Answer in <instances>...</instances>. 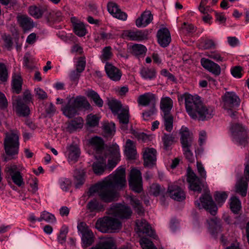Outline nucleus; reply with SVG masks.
<instances>
[{"instance_id":"0eeeda50","label":"nucleus","mask_w":249,"mask_h":249,"mask_svg":"<svg viewBox=\"0 0 249 249\" xmlns=\"http://www.w3.org/2000/svg\"><path fill=\"white\" fill-rule=\"evenodd\" d=\"M21 171L20 166L13 163L7 164L4 169L6 176L10 177L14 184L18 187H21L24 185Z\"/></svg>"},{"instance_id":"b1692460","label":"nucleus","mask_w":249,"mask_h":249,"mask_svg":"<svg viewBox=\"0 0 249 249\" xmlns=\"http://www.w3.org/2000/svg\"><path fill=\"white\" fill-rule=\"evenodd\" d=\"M213 115V108L211 107H207L202 104L201 107L197 111L196 119L199 120L205 121L210 119Z\"/></svg>"},{"instance_id":"f257e3e1","label":"nucleus","mask_w":249,"mask_h":249,"mask_svg":"<svg viewBox=\"0 0 249 249\" xmlns=\"http://www.w3.org/2000/svg\"><path fill=\"white\" fill-rule=\"evenodd\" d=\"M125 183V169L118 168L115 173L109 175L102 182L91 187L88 192L89 195L92 196L97 192L102 200L110 202L118 197V194L113 188H122Z\"/></svg>"},{"instance_id":"69168bd1","label":"nucleus","mask_w":249,"mask_h":249,"mask_svg":"<svg viewBox=\"0 0 249 249\" xmlns=\"http://www.w3.org/2000/svg\"><path fill=\"white\" fill-rule=\"evenodd\" d=\"M34 58L29 53H25L23 57L24 65L27 68H31V65L34 63Z\"/></svg>"},{"instance_id":"79ce46f5","label":"nucleus","mask_w":249,"mask_h":249,"mask_svg":"<svg viewBox=\"0 0 249 249\" xmlns=\"http://www.w3.org/2000/svg\"><path fill=\"white\" fill-rule=\"evenodd\" d=\"M86 94L98 107H102L103 106L104 101L97 92L90 89L86 91Z\"/></svg>"},{"instance_id":"6e6d98bb","label":"nucleus","mask_w":249,"mask_h":249,"mask_svg":"<svg viewBox=\"0 0 249 249\" xmlns=\"http://www.w3.org/2000/svg\"><path fill=\"white\" fill-rule=\"evenodd\" d=\"M8 79V71L6 65L0 63V81L5 82Z\"/></svg>"},{"instance_id":"ddd939ff","label":"nucleus","mask_w":249,"mask_h":249,"mask_svg":"<svg viewBox=\"0 0 249 249\" xmlns=\"http://www.w3.org/2000/svg\"><path fill=\"white\" fill-rule=\"evenodd\" d=\"M122 35L130 40L142 41L147 39L148 32L146 30H125Z\"/></svg>"},{"instance_id":"7ed1b4c3","label":"nucleus","mask_w":249,"mask_h":249,"mask_svg":"<svg viewBox=\"0 0 249 249\" xmlns=\"http://www.w3.org/2000/svg\"><path fill=\"white\" fill-rule=\"evenodd\" d=\"M179 134L184 155L189 161L193 162L194 161V157L191 149L195 145L193 134L187 127L184 126L181 127Z\"/></svg>"},{"instance_id":"423d86ee","label":"nucleus","mask_w":249,"mask_h":249,"mask_svg":"<svg viewBox=\"0 0 249 249\" xmlns=\"http://www.w3.org/2000/svg\"><path fill=\"white\" fill-rule=\"evenodd\" d=\"M18 136L14 133H7L4 141L6 154L10 157L17 155L18 152Z\"/></svg>"},{"instance_id":"5701e85b","label":"nucleus","mask_w":249,"mask_h":249,"mask_svg":"<svg viewBox=\"0 0 249 249\" xmlns=\"http://www.w3.org/2000/svg\"><path fill=\"white\" fill-rule=\"evenodd\" d=\"M157 36L158 43L162 47H167L171 40L170 32L166 28L159 29L157 32Z\"/></svg>"},{"instance_id":"8fccbe9b","label":"nucleus","mask_w":249,"mask_h":249,"mask_svg":"<svg viewBox=\"0 0 249 249\" xmlns=\"http://www.w3.org/2000/svg\"><path fill=\"white\" fill-rule=\"evenodd\" d=\"M230 208L234 213H237L241 208V204L239 199L235 197H232L230 199Z\"/></svg>"},{"instance_id":"ea45409f","label":"nucleus","mask_w":249,"mask_h":249,"mask_svg":"<svg viewBox=\"0 0 249 249\" xmlns=\"http://www.w3.org/2000/svg\"><path fill=\"white\" fill-rule=\"evenodd\" d=\"M128 198L130 201V204L138 214L141 215L144 213V210L142 202L136 196H129Z\"/></svg>"},{"instance_id":"f3484780","label":"nucleus","mask_w":249,"mask_h":249,"mask_svg":"<svg viewBox=\"0 0 249 249\" xmlns=\"http://www.w3.org/2000/svg\"><path fill=\"white\" fill-rule=\"evenodd\" d=\"M13 105L17 113L19 116L25 117L30 114L29 107L24 103L22 99L19 96L13 100Z\"/></svg>"},{"instance_id":"4be33fe9","label":"nucleus","mask_w":249,"mask_h":249,"mask_svg":"<svg viewBox=\"0 0 249 249\" xmlns=\"http://www.w3.org/2000/svg\"><path fill=\"white\" fill-rule=\"evenodd\" d=\"M107 76L113 81H119L122 76L120 70L109 63H107L105 67Z\"/></svg>"},{"instance_id":"603ef678","label":"nucleus","mask_w":249,"mask_h":249,"mask_svg":"<svg viewBox=\"0 0 249 249\" xmlns=\"http://www.w3.org/2000/svg\"><path fill=\"white\" fill-rule=\"evenodd\" d=\"M44 220L48 223H53L56 221V219L54 215L44 211L41 213L40 217L37 218V221L41 222Z\"/></svg>"},{"instance_id":"338daca9","label":"nucleus","mask_w":249,"mask_h":249,"mask_svg":"<svg viewBox=\"0 0 249 249\" xmlns=\"http://www.w3.org/2000/svg\"><path fill=\"white\" fill-rule=\"evenodd\" d=\"M52 14H48L47 18L50 20H55L59 21L61 20L62 14L60 12L57 11L54 13L53 11H52Z\"/></svg>"},{"instance_id":"09e8293b","label":"nucleus","mask_w":249,"mask_h":249,"mask_svg":"<svg viewBox=\"0 0 249 249\" xmlns=\"http://www.w3.org/2000/svg\"><path fill=\"white\" fill-rule=\"evenodd\" d=\"M161 140L164 148L167 150L174 142L175 137L173 134L164 133L161 137Z\"/></svg>"},{"instance_id":"e2e57ef3","label":"nucleus","mask_w":249,"mask_h":249,"mask_svg":"<svg viewBox=\"0 0 249 249\" xmlns=\"http://www.w3.org/2000/svg\"><path fill=\"white\" fill-rule=\"evenodd\" d=\"M70 179L66 178H61L59 180V184L61 188L64 191H68L71 185Z\"/></svg>"},{"instance_id":"c756f323","label":"nucleus","mask_w":249,"mask_h":249,"mask_svg":"<svg viewBox=\"0 0 249 249\" xmlns=\"http://www.w3.org/2000/svg\"><path fill=\"white\" fill-rule=\"evenodd\" d=\"M156 101L155 95L150 92H147L140 95L138 99V104L142 106H155Z\"/></svg>"},{"instance_id":"9d476101","label":"nucleus","mask_w":249,"mask_h":249,"mask_svg":"<svg viewBox=\"0 0 249 249\" xmlns=\"http://www.w3.org/2000/svg\"><path fill=\"white\" fill-rule=\"evenodd\" d=\"M195 204L200 209L203 208L209 211L213 215H215L216 213L217 207L209 194L203 195L200 197V202L197 200L195 202Z\"/></svg>"},{"instance_id":"680f3d73","label":"nucleus","mask_w":249,"mask_h":249,"mask_svg":"<svg viewBox=\"0 0 249 249\" xmlns=\"http://www.w3.org/2000/svg\"><path fill=\"white\" fill-rule=\"evenodd\" d=\"M205 55L217 62L223 61V57L221 56V54L217 51L207 52Z\"/></svg>"},{"instance_id":"72a5a7b5","label":"nucleus","mask_w":249,"mask_h":249,"mask_svg":"<svg viewBox=\"0 0 249 249\" xmlns=\"http://www.w3.org/2000/svg\"><path fill=\"white\" fill-rule=\"evenodd\" d=\"M107 104L114 115H116V114H118L120 111L124 108L121 102L113 98H107Z\"/></svg>"},{"instance_id":"bf43d9fd","label":"nucleus","mask_w":249,"mask_h":249,"mask_svg":"<svg viewBox=\"0 0 249 249\" xmlns=\"http://www.w3.org/2000/svg\"><path fill=\"white\" fill-rule=\"evenodd\" d=\"M68 232V229L66 226H63L57 237V240L59 243L62 244L66 242V237Z\"/></svg>"},{"instance_id":"c9c22d12","label":"nucleus","mask_w":249,"mask_h":249,"mask_svg":"<svg viewBox=\"0 0 249 249\" xmlns=\"http://www.w3.org/2000/svg\"><path fill=\"white\" fill-rule=\"evenodd\" d=\"M83 123L84 121L81 117L75 118L69 122L66 129L69 132L71 133L77 129L81 128L83 127Z\"/></svg>"},{"instance_id":"cd10ccee","label":"nucleus","mask_w":249,"mask_h":249,"mask_svg":"<svg viewBox=\"0 0 249 249\" xmlns=\"http://www.w3.org/2000/svg\"><path fill=\"white\" fill-rule=\"evenodd\" d=\"M152 20L153 15L151 12L145 11L136 20V25L138 28L145 27L150 24Z\"/></svg>"},{"instance_id":"c85d7f7f","label":"nucleus","mask_w":249,"mask_h":249,"mask_svg":"<svg viewBox=\"0 0 249 249\" xmlns=\"http://www.w3.org/2000/svg\"><path fill=\"white\" fill-rule=\"evenodd\" d=\"M17 19L18 23L24 31H29L34 27L33 20L27 15H18Z\"/></svg>"},{"instance_id":"9b49d317","label":"nucleus","mask_w":249,"mask_h":249,"mask_svg":"<svg viewBox=\"0 0 249 249\" xmlns=\"http://www.w3.org/2000/svg\"><path fill=\"white\" fill-rule=\"evenodd\" d=\"M129 185L134 192L140 193L142 191V177L141 172L136 169H133L130 173Z\"/></svg>"},{"instance_id":"39448f33","label":"nucleus","mask_w":249,"mask_h":249,"mask_svg":"<svg viewBox=\"0 0 249 249\" xmlns=\"http://www.w3.org/2000/svg\"><path fill=\"white\" fill-rule=\"evenodd\" d=\"M183 99L185 100L187 112L192 119H196L197 111L203 103L200 97L197 95L193 96L186 93L178 99L179 102Z\"/></svg>"},{"instance_id":"7c9ffc66","label":"nucleus","mask_w":249,"mask_h":249,"mask_svg":"<svg viewBox=\"0 0 249 249\" xmlns=\"http://www.w3.org/2000/svg\"><path fill=\"white\" fill-rule=\"evenodd\" d=\"M71 99L72 104L77 109L83 108L86 110L90 109L91 107L86 98L83 96H77Z\"/></svg>"},{"instance_id":"37998d69","label":"nucleus","mask_w":249,"mask_h":249,"mask_svg":"<svg viewBox=\"0 0 249 249\" xmlns=\"http://www.w3.org/2000/svg\"><path fill=\"white\" fill-rule=\"evenodd\" d=\"M87 208L90 212H99L105 210L104 205L96 199L89 201L87 205Z\"/></svg>"},{"instance_id":"864d4df0","label":"nucleus","mask_w":249,"mask_h":249,"mask_svg":"<svg viewBox=\"0 0 249 249\" xmlns=\"http://www.w3.org/2000/svg\"><path fill=\"white\" fill-rule=\"evenodd\" d=\"M164 124L167 131L170 132L173 127V117L171 114H164Z\"/></svg>"},{"instance_id":"de8ad7c7","label":"nucleus","mask_w":249,"mask_h":249,"mask_svg":"<svg viewBox=\"0 0 249 249\" xmlns=\"http://www.w3.org/2000/svg\"><path fill=\"white\" fill-rule=\"evenodd\" d=\"M111 50L110 46L105 47L102 49L100 58L103 62H105L112 58L113 53Z\"/></svg>"},{"instance_id":"1a4fd4ad","label":"nucleus","mask_w":249,"mask_h":249,"mask_svg":"<svg viewBox=\"0 0 249 249\" xmlns=\"http://www.w3.org/2000/svg\"><path fill=\"white\" fill-rule=\"evenodd\" d=\"M78 231L82 235V246L84 248L90 246L94 240V236L91 230L84 222H80L77 225Z\"/></svg>"},{"instance_id":"13d9d810","label":"nucleus","mask_w":249,"mask_h":249,"mask_svg":"<svg viewBox=\"0 0 249 249\" xmlns=\"http://www.w3.org/2000/svg\"><path fill=\"white\" fill-rule=\"evenodd\" d=\"M146 48L142 44H135L132 46L133 53L136 55H142L146 53Z\"/></svg>"},{"instance_id":"2eb2a0df","label":"nucleus","mask_w":249,"mask_h":249,"mask_svg":"<svg viewBox=\"0 0 249 249\" xmlns=\"http://www.w3.org/2000/svg\"><path fill=\"white\" fill-rule=\"evenodd\" d=\"M224 108H231L238 107L240 100L233 92H227L223 96Z\"/></svg>"},{"instance_id":"6ab92c4d","label":"nucleus","mask_w":249,"mask_h":249,"mask_svg":"<svg viewBox=\"0 0 249 249\" xmlns=\"http://www.w3.org/2000/svg\"><path fill=\"white\" fill-rule=\"evenodd\" d=\"M157 151L153 148H146L143 153L144 165L146 167H152L156 164L157 160Z\"/></svg>"},{"instance_id":"4d7b16f0","label":"nucleus","mask_w":249,"mask_h":249,"mask_svg":"<svg viewBox=\"0 0 249 249\" xmlns=\"http://www.w3.org/2000/svg\"><path fill=\"white\" fill-rule=\"evenodd\" d=\"M140 243L143 249H157L152 241L147 238H142Z\"/></svg>"},{"instance_id":"dca6fc26","label":"nucleus","mask_w":249,"mask_h":249,"mask_svg":"<svg viewBox=\"0 0 249 249\" xmlns=\"http://www.w3.org/2000/svg\"><path fill=\"white\" fill-rule=\"evenodd\" d=\"M187 181L189 183V187L191 190L198 192L201 191L200 178L190 167H188L187 169Z\"/></svg>"},{"instance_id":"a211bd4d","label":"nucleus","mask_w":249,"mask_h":249,"mask_svg":"<svg viewBox=\"0 0 249 249\" xmlns=\"http://www.w3.org/2000/svg\"><path fill=\"white\" fill-rule=\"evenodd\" d=\"M136 224L137 227V232L145 233L147 235L156 239L157 236L155 234L154 231L145 219L137 220Z\"/></svg>"},{"instance_id":"a18cd8bd","label":"nucleus","mask_w":249,"mask_h":249,"mask_svg":"<svg viewBox=\"0 0 249 249\" xmlns=\"http://www.w3.org/2000/svg\"><path fill=\"white\" fill-rule=\"evenodd\" d=\"M89 142L97 153L102 152L104 148V142L101 138L98 137H93L90 140Z\"/></svg>"},{"instance_id":"774afa93","label":"nucleus","mask_w":249,"mask_h":249,"mask_svg":"<svg viewBox=\"0 0 249 249\" xmlns=\"http://www.w3.org/2000/svg\"><path fill=\"white\" fill-rule=\"evenodd\" d=\"M161 192V188L160 185L158 184H152L150 189V193L153 196H157L160 195Z\"/></svg>"},{"instance_id":"4468645a","label":"nucleus","mask_w":249,"mask_h":249,"mask_svg":"<svg viewBox=\"0 0 249 249\" xmlns=\"http://www.w3.org/2000/svg\"><path fill=\"white\" fill-rule=\"evenodd\" d=\"M28 12L31 16L36 19L41 18L43 15L47 17L48 14H52V12L46 5H31L28 8Z\"/></svg>"},{"instance_id":"2f4dec72","label":"nucleus","mask_w":249,"mask_h":249,"mask_svg":"<svg viewBox=\"0 0 249 249\" xmlns=\"http://www.w3.org/2000/svg\"><path fill=\"white\" fill-rule=\"evenodd\" d=\"M209 225V230L211 234L213 236L221 231V226L220 220L217 217H214L207 220Z\"/></svg>"},{"instance_id":"412c9836","label":"nucleus","mask_w":249,"mask_h":249,"mask_svg":"<svg viewBox=\"0 0 249 249\" xmlns=\"http://www.w3.org/2000/svg\"><path fill=\"white\" fill-rule=\"evenodd\" d=\"M200 63L202 67L215 76L219 75L221 73V68L219 65L212 60L205 58H202Z\"/></svg>"},{"instance_id":"5fc2aeb1","label":"nucleus","mask_w":249,"mask_h":249,"mask_svg":"<svg viewBox=\"0 0 249 249\" xmlns=\"http://www.w3.org/2000/svg\"><path fill=\"white\" fill-rule=\"evenodd\" d=\"M227 197L228 194L226 192H216L214 195L215 200L220 206L225 202Z\"/></svg>"},{"instance_id":"bb28decb","label":"nucleus","mask_w":249,"mask_h":249,"mask_svg":"<svg viewBox=\"0 0 249 249\" xmlns=\"http://www.w3.org/2000/svg\"><path fill=\"white\" fill-rule=\"evenodd\" d=\"M117 115V118L121 124V128L124 131L127 130V124L129 121V113L128 107H126L122 109Z\"/></svg>"},{"instance_id":"e433bc0d","label":"nucleus","mask_w":249,"mask_h":249,"mask_svg":"<svg viewBox=\"0 0 249 249\" xmlns=\"http://www.w3.org/2000/svg\"><path fill=\"white\" fill-rule=\"evenodd\" d=\"M73 177L75 187L80 188L85 181V172L83 169H76Z\"/></svg>"},{"instance_id":"20e7f679","label":"nucleus","mask_w":249,"mask_h":249,"mask_svg":"<svg viewBox=\"0 0 249 249\" xmlns=\"http://www.w3.org/2000/svg\"><path fill=\"white\" fill-rule=\"evenodd\" d=\"M231 132L233 141L238 145L245 147L248 143L249 133L242 124L236 123L231 124Z\"/></svg>"},{"instance_id":"393cba45","label":"nucleus","mask_w":249,"mask_h":249,"mask_svg":"<svg viewBox=\"0 0 249 249\" xmlns=\"http://www.w3.org/2000/svg\"><path fill=\"white\" fill-rule=\"evenodd\" d=\"M168 192L170 197L175 200L181 201L185 198L184 191L177 184H174L169 185Z\"/></svg>"},{"instance_id":"a19ab883","label":"nucleus","mask_w":249,"mask_h":249,"mask_svg":"<svg viewBox=\"0 0 249 249\" xmlns=\"http://www.w3.org/2000/svg\"><path fill=\"white\" fill-rule=\"evenodd\" d=\"M12 87L13 92L19 94L22 89V78L18 74H14L12 77Z\"/></svg>"},{"instance_id":"aec40b11","label":"nucleus","mask_w":249,"mask_h":249,"mask_svg":"<svg viewBox=\"0 0 249 249\" xmlns=\"http://www.w3.org/2000/svg\"><path fill=\"white\" fill-rule=\"evenodd\" d=\"M80 154V149L77 144L71 143L67 146V155L69 162H76Z\"/></svg>"},{"instance_id":"473e14b6","label":"nucleus","mask_w":249,"mask_h":249,"mask_svg":"<svg viewBox=\"0 0 249 249\" xmlns=\"http://www.w3.org/2000/svg\"><path fill=\"white\" fill-rule=\"evenodd\" d=\"M65 116L69 118H71L75 116L77 113V109L72 104L71 99L68 100L67 104L61 108Z\"/></svg>"},{"instance_id":"0e129e2a","label":"nucleus","mask_w":249,"mask_h":249,"mask_svg":"<svg viewBox=\"0 0 249 249\" xmlns=\"http://www.w3.org/2000/svg\"><path fill=\"white\" fill-rule=\"evenodd\" d=\"M111 154L114 159H119L120 157L119 147L117 144H113L109 149Z\"/></svg>"},{"instance_id":"58836bf2","label":"nucleus","mask_w":249,"mask_h":249,"mask_svg":"<svg viewBox=\"0 0 249 249\" xmlns=\"http://www.w3.org/2000/svg\"><path fill=\"white\" fill-rule=\"evenodd\" d=\"M106 157H102L101 158L100 157V160L94 162L92 164V169L94 173L97 175H102L107 166Z\"/></svg>"},{"instance_id":"052dcab7","label":"nucleus","mask_w":249,"mask_h":249,"mask_svg":"<svg viewBox=\"0 0 249 249\" xmlns=\"http://www.w3.org/2000/svg\"><path fill=\"white\" fill-rule=\"evenodd\" d=\"M99 120V118L96 115L90 114L87 116V124L89 126H96L98 124Z\"/></svg>"},{"instance_id":"4c0bfd02","label":"nucleus","mask_w":249,"mask_h":249,"mask_svg":"<svg viewBox=\"0 0 249 249\" xmlns=\"http://www.w3.org/2000/svg\"><path fill=\"white\" fill-rule=\"evenodd\" d=\"M173 106V100L169 97H162L160 100V107L164 114H170Z\"/></svg>"},{"instance_id":"c03bdc74","label":"nucleus","mask_w":249,"mask_h":249,"mask_svg":"<svg viewBox=\"0 0 249 249\" xmlns=\"http://www.w3.org/2000/svg\"><path fill=\"white\" fill-rule=\"evenodd\" d=\"M125 154L129 159H134L136 154L135 146L133 141L129 139L126 142Z\"/></svg>"},{"instance_id":"f03ea898","label":"nucleus","mask_w":249,"mask_h":249,"mask_svg":"<svg viewBox=\"0 0 249 249\" xmlns=\"http://www.w3.org/2000/svg\"><path fill=\"white\" fill-rule=\"evenodd\" d=\"M122 223L118 219L109 216L98 219L95 228L103 233L118 232L122 228Z\"/></svg>"},{"instance_id":"a878e982","label":"nucleus","mask_w":249,"mask_h":249,"mask_svg":"<svg viewBox=\"0 0 249 249\" xmlns=\"http://www.w3.org/2000/svg\"><path fill=\"white\" fill-rule=\"evenodd\" d=\"M114 239L110 237L102 238L94 247L89 249H116Z\"/></svg>"},{"instance_id":"f8f14e48","label":"nucleus","mask_w":249,"mask_h":249,"mask_svg":"<svg viewBox=\"0 0 249 249\" xmlns=\"http://www.w3.org/2000/svg\"><path fill=\"white\" fill-rule=\"evenodd\" d=\"M245 165L244 178H241L236 183V191L242 196L247 195L248 182H249V158L248 159Z\"/></svg>"},{"instance_id":"3c124183","label":"nucleus","mask_w":249,"mask_h":249,"mask_svg":"<svg viewBox=\"0 0 249 249\" xmlns=\"http://www.w3.org/2000/svg\"><path fill=\"white\" fill-rule=\"evenodd\" d=\"M74 32L79 36H83L86 35L87 32L85 25L82 22L73 23Z\"/></svg>"},{"instance_id":"f704fd0d","label":"nucleus","mask_w":249,"mask_h":249,"mask_svg":"<svg viewBox=\"0 0 249 249\" xmlns=\"http://www.w3.org/2000/svg\"><path fill=\"white\" fill-rule=\"evenodd\" d=\"M140 73L144 79L152 80L156 78L157 71L154 68L142 67L140 70Z\"/></svg>"},{"instance_id":"49530a36","label":"nucleus","mask_w":249,"mask_h":249,"mask_svg":"<svg viewBox=\"0 0 249 249\" xmlns=\"http://www.w3.org/2000/svg\"><path fill=\"white\" fill-rule=\"evenodd\" d=\"M103 129L106 137L112 136L115 132V124L113 122L105 123L103 125Z\"/></svg>"},{"instance_id":"6e6552de","label":"nucleus","mask_w":249,"mask_h":249,"mask_svg":"<svg viewBox=\"0 0 249 249\" xmlns=\"http://www.w3.org/2000/svg\"><path fill=\"white\" fill-rule=\"evenodd\" d=\"M132 213L131 208L120 204H113L107 210V214L121 219H128Z\"/></svg>"}]
</instances>
